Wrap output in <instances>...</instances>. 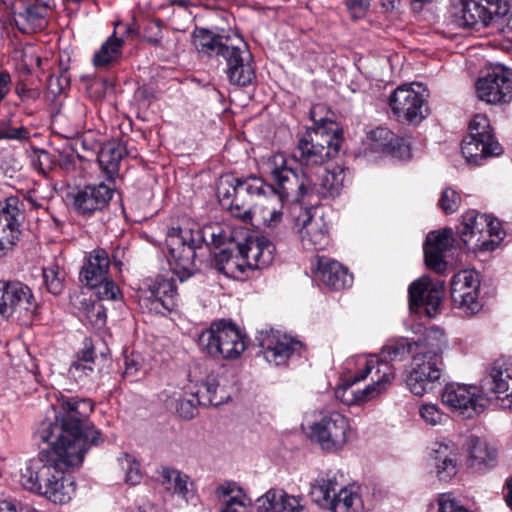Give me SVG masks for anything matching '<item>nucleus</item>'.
<instances>
[{
	"label": "nucleus",
	"mask_w": 512,
	"mask_h": 512,
	"mask_svg": "<svg viewBox=\"0 0 512 512\" xmlns=\"http://www.w3.org/2000/svg\"><path fill=\"white\" fill-rule=\"evenodd\" d=\"M52 408L55 422L44 423L39 431L43 442L62 443L67 447L77 443L84 453L90 445L98 443L99 431L86 423L93 411L90 399L59 392Z\"/></svg>",
	"instance_id": "1"
},
{
	"label": "nucleus",
	"mask_w": 512,
	"mask_h": 512,
	"mask_svg": "<svg viewBox=\"0 0 512 512\" xmlns=\"http://www.w3.org/2000/svg\"><path fill=\"white\" fill-rule=\"evenodd\" d=\"M446 347L443 331L437 327L425 329L417 340L416 353L412 357L411 370L405 378L408 389L417 396L432 389L441 376L442 352Z\"/></svg>",
	"instance_id": "2"
},
{
	"label": "nucleus",
	"mask_w": 512,
	"mask_h": 512,
	"mask_svg": "<svg viewBox=\"0 0 512 512\" xmlns=\"http://www.w3.org/2000/svg\"><path fill=\"white\" fill-rule=\"evenodd\" d=\"M50 476L48 477L47 493L44 497L56 504L68 503L76 491V484L66 473L83 462L85 453L79 446L72 444L50 443Z\"/></svg>",
	"instance_id": "3"
},
{
	"label": "nucleus",
	"mask_w": 512,
	"mask_h": 512,
	"mask_svg": "<svg viewBox=\"0 0 512 512\" xmlns=\"http://www.w3.org/2000/svg\"><path fill=\"white\" fill-rule=\"evenodd\" d=\"M237 254L233 255L226 249L217 255L225 274L236 277L245 268L262 269L270 265L274 259L275 246L264 236H249L245 241H237Z\"/></svg>",
	"instance_id": "4"
},
{
	"label": "nucleus",
	"mask_w": 512,
	"mask_h": 512,
	"mask_svg": "<svg viewBox=\"0 0 512 512\" xmlns=\"http://www.w3.org/2000/svg\"><path fill=\"white\" fill-rule=\"evenodd\" d=\"M340 146L339 129L333 123L330 127H312L299 140L295 157L303 166L302 169L309 171L335 157Z\"/></svg>",
	"instance_id": "5"
},
{
	"label": "nucleus",
	"mask_w": 512,
	"mask_h": 512,
	"mask_svg": "<svg viewBox=\"0 0 512 512\" xmlns=\"http://www.w3.org/2000/svg\"><path fill=\"white\" fill-rule=\"evenodd\" d=\"M461 25L474 28L492 25L512 40V7L506 0H460Z\"/></svg>",
	"instance_id": "6"
},
{
	"label": "nucleus",
	"mask_w": 512,
	"mask_h": 512,
	"mask_svg": "<svg viewBox=\"0 0 512 512\" xmlns=\"http://www.w3.org/2000/svg\"><path fill=\"white\" fill-rule=\"evenodd\" d=\"M197 342L200 350L212 358L236 359L246 349L245 337L237 326L224 320L212 323Z\"/></svg>",
	"instance_id": "7"
},
{
	"label": "nucleus",
	"mask_w": 512,
	"mask_h": 512,
	"mask_svg": "<svg viewBox=\"0 0 512 512\" xmlns=\"http://www.w3.org/2000/svg\"><path fill=\"white\" fill-rule=\"evenodd\" d=\"M38 306L28 285L0 280V322L11 320L27 325L37 314Z\"/></svg>",
	"instance_id": "8"
},
{
	"label": "nucleus",
	"mask_w": 512,
	"mask_h": 512,
	"mask_svg": "<svg viewBox=\"0 0 512 512\" xmlns=\"http://www.w3.org/2000/svg\"><path fill=\"white\" fill-rule=\"evenodd\" d=\"M458 234L463 244L474 251H493L502 240L500 223L476 210L462 215Z\"/></svg>",
	"instance_id": "9"
},
{
	"label": "nucleus",
	"mask_w": 512,
	"mask_h": 512,
	"mask_svg": "<svg viewBox=\"0 0 512 512\" xmlns=\"http://www.w3.org/2000/svg\"><path fill=\"white\" fill-rule=\"evenodd\" d=\"M274 185L271 194L277 193L281 200L299 202L307 198L309 171L295 169L283 154H276L268 162Z\"/></svg>",
	"instance_id": "10"
},
{
	"label": "nucleus",
	"mask_w": 512,
	"mask_h": 512,
	"mask_svg": "<svg viewBox=\"0 0 512 512\" xmlns=\"http://www.w3.org/2000/svg\"><path fill=\"white\" fill-rule=\"evenodd\" d=\"M461 151L469 163L480 165L481 161L502 154V146L496 141L488 118L477 114L469 123V134L463 139Z\"/></svg>",
	"instance_id": "11"
},
{
	"label": "nucleus",
	"mask_w": 512,
	"mask_h": 512,
	"mask_svg": "<svg viewBox=\"0 0 512 512\" xmlns=\"http://www.w3.org/2000/svg\"><path fill=\"white\" fill-rule=\"evenodd\" d=\"M359 370L354 375L352 384L364 380L369 374L374 373L373 383L362 390L354 392L356 402H367L375 399L384 393L395 378V369L393 365L387 363H378L377 356L369 358L361 357L357 361Z\"/></svg>",
	"instance_id": "12"
},
{
	"label": "nucleus",
	"mask_w": 512,
	"mask_h": 512,
	"mask_svg": "<svg viewBox=\"0 0 512 512\" xmlns=\"http://www.w3.org/2000/svg\"><path fill=\"white\" fill-rule=\"evenodd\" d=\"M349 429L348 419L341 413L332 411L312 424L310 437L323 450L337 451L347 443Z\"/></svg>",
	"instance_id": "13"
},
{
	"label": "nucleus",
	"mask_w": 512,
	"mask_h": 512,
	"mask_svg": "<svg viewBox=\"0 0 512 512\" xmlns=\"http://www.w3.org/2000/svg\"><path fill=\"white\" fill-rule=\"evenodd\" d=\"M477 97L488 104H505L512 99V73L497 66L476 82Z\"/></svg>",
	"instance_id": "14"
},
{
	"label": "nucleus",
	"mask_w": 512,
	"mask_h": 512,
	"mask_svg": "<svg viewBox=\"0 0 512 512\" xmlns=\"http://www.w3.org/2000/svg\"><path fill=\"white\" fill-rule=\"evenodd\" d=\"M166 244L172 272L180 282H184L192 275V230L184 236L180 227H172L167 233Z\"/></svg>",
	"instance_id": "15"
},
{
	"label": "nucleus",
	"mask_w": 512,
	"mask_h": 512,
	"mask_svg": "<svg viewBox=\"0 0 512 512\" xmlns=\"http://www.w3.org/2000/svg\"><path fill=\"white\" fill-rule=\"evenodd\" d=\"M442 402L464 417L472 418L483 411L486 400L481 387L450 383L445 386Z\"/></svg>",
	"instance_id": "16"
},
{
	"label": "nucleus",
	"mask_w": 512,
	"mask_h": 512,
	"mask_svg": "<svg viewBox=\"0 0 512 512\" xmlns=\"http://www.w3.org/2000/svg\"><path fill=\"white\" fill-rule=\"evenodd\" d=\"M273 190L272 185L266 184L258 177L239 179L231 215L245 222L251 220L257 200L272 193Z\"/></svg>",
	"instance_id": "17"
},
{
	"label": "nucleus",
	"mask_w": 512,
	"mask_h": 512,
	"mask_svg": "<svg viewBox=\"0 0 512 512\" xmlns=\"http://www.w3.org/2000/svg\"><path fill=\"white\" fill-rule=\"evenodd\" d=\"M23 207V202L17 197L0 202V257L11 251L19 239Z\"/></svg>",
	"instance_id": "18"
},
{
	"label": "nucleus",
	"mask_w": 512,
	"mask_h": 512,
	"mask_svg": "<svg viewBox=\"0 0 512 512\" xmlns=\"http://www.w3.org/2000/svg\"><path fill=\"white\" fill-rule=\"evenodd\" d=\"M299 210L295 217V227L305 249L323 250L330 242L327 224L322 217H315L311 210L304 209L298 204L294 210Z\"/></svg>",
	"instance_id": "19"
},
{
	"label": "nucleus",
	"mask_w": 512,
	"mask_h": 512,
	"mask_svg": "<svg viewBox=\"0 0 512 512\" xmlns=\"http://www.w3.org/2000/svg\"><path fill=\"white\" fill-rule=\"evenodd\" d=\"M409 307L412 311L422 309L429 316H435L444 294L442 282H432L429 277L423 276L412 282L408 289Z\"/></svg>",
	"instance_id": "20"
},
{
	"label": "nucleus",
	"mask_w": 512,
	"mask_h": 512,
	"mask_svg": "<svg viewBox=\"0 0 512 512\" xmlns=\"http://www.w3.org/2000/svg\"><path fill=\"white\" fill-rule=\"evenodd\" d=\"M390 107L400 121L420 123L428 114L426 101L411 87L401 86L390 97Z\"/></svg>",
	"instance_id": "21"
},
{
	"label": "nucleus",
	"mask_w": 512,
	"mask_h": 512,
	"mask_svg": "<svg viewBox=\"0 0 512 512\" xmlns=\"http://www.w3.org/2000/svg\"><path fill=\"white\" fill-rule=\"evenodd\" d=\"M480 282L472 271H460L451 282V299L453 304L468 314H475L481 307L477 301Z\"/></svg>",
	"instance_id": "22"
},
{
	"label": "nucleus",
	"mask_w": 512,
	"mask_h": 512,
	"mask_svg": "<svg viewBox=\"0 0 512 512\" xmlns=\"http://www.w3.org/2000/svg\"><path fill=\"white\" fill-rule=\"evenodd\" d=\"M344 176V169L339 166L332 170H323L322 173L309 172L308 201L317 203L321 199H333L340 195Z\"/></svg>",
	"instance_id": "23"
},
{
	"label": "nucleus",
	"mask_w": 512,
	"mask_h": 512,
	"mask_svg": "<svg viewBox=\"0 0 512 512\" xmlns=\"http://www.w3.org/2000/svg\"><path fill=\"white\" fill-rule=\"evenodd\" d=\"M50 476V448L41 452L37 458L29 460L21 469L20 484L32 493L43 496L47 493Z\"/></svg>",
	"instance_id": "24"
},
{
	"label": "nucleus",
	"mask_w": 512,
	"mask_h": 512,
	"mask_svg": "<svg viewBox=\"0 0 512 512\" xmlns=\"http://www.w3.org/2000/svg\"><path fill=\"white\" fill-rule=\"evenodd\" d=\"M258 340L265 360L275 366L285 364L299 346L298 341L273 330L262 333Z\"/></svg>",
	"instance_id": "25"
},
{
	"label": "nucleus",
	"mask_w": 512,
	"mask_h": 512,
	"mask_svg": "<svg viewBox=\"0 0 512 512\" xmlns=\"http://www.w3.org/2000/svg\"><path fill=\"white\" fill-rule=\"evenodd\" d=\"M113 195V189L105 183L89 184L79 188L73 195V205L78 213L91 215L107 206Z\"/></svg>",
	"instance_id": "26"
},
{
	"label": "nucleus",
	"mask_w": 512,
	"mask_h": 512,
	"mask_svg": "<svg viewBox=\"0 0 512 512\" xmlns=\"http://www.w3.org/2000/svg\"><path fill=\"white\" fill-rule=\"evenodd\" d=\"M480 386L482 394L493 393L499 398L504 395L512 403V363L495 361L481 380Z\"/></svg>",
	"instance_id": "27"
},
{
	"label": "nucleus",
	"mask_w": 512,
	"mask_h": 512,
	"mask_svg": "<svg viewBox=\"0 0 512 512\" xmlns=\"http://www.w3.org/2000/svg\"><path fill=\"white\" fill-rule=\"evenodd\" d=\"M143 285L145 288L142 297L151 303V309L156 312H160V307L168 311L173 309L176 296L173 278L159 275L155 279H147Z\"/></svg>",
	"instance_id": "28"
},
{
	"label": "nucleus",
	"mask_w": 512,
	"mask_h": 512,
	"mask_svg": "<svg viewBox=\"0 0 512 512\" xmlns=\"http://www.w3.org/2000/svg\"><path fill=\"white\" fill-rule=\"evenodd\" d=\"M452 246V230L445 229L442 232H430L424 244V258L426 265L437 273L446 268L444 253Z\"/></svg>",
	"instance_id": "29"
},
{
	"label": "nucleus",
	"mask_w": 512,
	"mask_h": 512,
	"mask_svg": "<svg viewBox=\"0 0 512 512\" xmlns=\"http://www.w3.org/2000/svg\"><path fill=\"white\" fill-rule=\"evenodd\" d=\"M304 498L290 495L283 489H270L257 499L258 512H302Z\"/></svg>",
	"instance_id": "30"
},
{
	"label": "nucleus",
	"mask_w": 512,
	"mask_h": 512,
	"mask_svg": "<svg viewBox=\"0 0 512 512\" xmlns=\"http://www.w3.org/2000/svg\"><path fill=\"white\" fill-rule=\"evenodd\" d=\"M316 276L325 286L334 290L349 287L353 281L347 268L325 256L317 257Z\"/></svg>",
	"instance_id": "31"
},
{
	"label": "nucleus",
	"mask_w": 512,
	"mask_h": 512,
	"mask_svg": "<svg viewBox=\"0 0 512 512\" xmlns=\"http://www.w3.org/2000/svg\"><path fill=\"white\" fill-rule=\"evenodd\" d=\"M250 54L247 50L235 47L225 59L227 75L230 82L237 86H247L255 78V72L249 62Z\"/></svg>",
	"instance_id": "32"
},
{
	"label": "nucleus",
	"mask_w": 512,
	"mask_h": 512,
	"mask_svg": "<svg viewBox=\"0 0 512 512\" xmlns=\"http://www.w3.org/2000/svg\"><path fill=\"white\" fill-rule=\"evenodd\" d=\"M236 46H228L223 37L206 29H194V49L200 59L222 57L224 60Z\"/></svg>",
	"instance_id": "33"
},
{
	"label": "nucleus",
	"mask_w": 512,
	"mask_h": 512,
	"mask_svg": "<svg viewBox=\"0 0 512 512\" xmlns=\"http://www.w3.org/2000/svg\"><path fill=\"white\" fill-rule=\"evenodd\" d=\"M110 260L104 249H95L89 253L80 272V280L88 287H95L108 275Z\"/></svg>",
	"instance_id": "34"
},
{
	"label": "nucleus",
	"mask_w": 512,
	"mask_h": 512,
	"mask_svg": "<svg viewBox=\"0 0 512 512\" xmlns=\"http://www.w3.org/2000/svg\"><path fill=\"white\" fill-rule=\"evenodd\" d=\"M468 466L481 472L495 464L497 452L485 440L470 436L467 440Z\"/></svg>",
	"instance_id": "35"
},
{
	"label": "nucleus",
	"mask_w": 512,
	"mask_h": 512,
	"mask_svg": "<svg viewBox=\"0 0 512 512\" xmlns=\"http://www.w3.org/2000/svg\"><path fill=\"white\" fill-rule=\"evenodd\" d=\"M46 17L45 7L30 4L23 11L15 12L14 21L20 31L30 34L46 27Z\"/></svg>",
	"instance_id": "36"
},
{
	"label": "nucleus",
	"mask_w": 512,
	"mask_h": 512,
	"mask_svg": "<svg viewBox=\"0 0 512 512\" xmlns=\"http://www.w3.org/2000/svg\"><path fill=\"white\" fill-rule=\"evenodd\" d=\"M160 483L164 490L172 496H178L187 501L189 476L179 470L163 466L158 471Z\"/></svg>",
	"instance_id": "37"
},
{
	"label": "nucleus",
	"mask_w": 512,
	"mask_h": 512,
	"mask_svg": "<svg viewBox=\"0 0 512 512\" xmlns=\"http://www.w3.org/2000/svg\"><path fill=\"white\" fill-rule=\"evenodd\" d=\"M417 341L409 338H398L389 340L381 349V358L378 363H387L394 361H402L407 355L416 353Z\"/></svg>",
	"instance_id": "38"
},
{
	"label": "nucleus",
	"mask_w": 512,
	"mask_h": 512,
	"mask_svg": "<svg viewBox=\"0 0 512 512\" xmlns=\"http://www.w3.org/2000/svg\"><path fill=\"white\" fill-rule=\"evenodd\" d=\"M125 154L126 149L121 143L107 142L98 154L99 165L107 174L112 176L118 172L120 162Z\"/></svg>",
	"instance_id": "39"
},
{
	"label": "nucleus",
	"mask_w": 512,
	"mask_h": 512,
	"mask_svg": "<svg viewBox=\"0 0 512 512\" xmlns=\"http://www.w3.org/2000/svg\"><path fill=\"white\" fill-rule=\"evenodd\" d=\"M123 41L113 34L100 47L93 56V64L97 68H106L118 61L121 56Z\"/></svg>",
	"instance_id": "40"
},
{
	"label": "nucleus",
	"mask_w": 512,
	"mask_h": 512,
	"mask_svg": "<svg viewBox=\"0 0 512 512\" xmlns=\"http://www.w3.org/2000/svg\"><path fill=\"white\" fill-rule=\"evenodd\" d=\"M338 483L335 475L318 479L311 487V497L320 506L331 509Z\"/></svg>",
	"instance_id": "41"
},
{
	"label": "nucleus",
	"mask_w": 512,
	"mask_h": 512,
	"mask_svg": "<svg viewBox=\"0 0 512 512\" xmlns=\"http://www.w3.org/2000/svg\"><path fill=\"white\" fill-rule=\"evenodd\" d=\"M93 364L94 351L92 348H87L83 350L77 360L71 364L68 375L76 382L84 383L85 379L94 373Z\"/></svg>",
	"instance_id": "42"
},
{
	"label": "nucleus",
	"mask_w": 512,
	"mask_h": 512,
	"mask_svg": "<svg viewBox=\"0 0 512 512\" xmlns=\"http://www.w3.org/2000/svg\"><path fill=\"white\" fill-rule=\"evenodd\" d=\"M239 178L232 174L221 175L216 184V196L221 206L230 212L233 206V198L236 195V189Z\"/></svg>",
	"instance_id": "43"
},
{
	"label": "nucleus",
	"mask_w": 512,
	"mask_h": 512,
	"mask_svg": "<svg viewBox=\"0 0 512 512\" xmlns=\"http://www.w3.org/2000/svg\"><path fill=\"white\" fill-rule=\"evenodd\" d=\"M361 500L359 496L346 488H340L334 493V501L331 507L333 512H358Z\"/></svg>",
	"instance_id": "44"
},
{
	"label": "nucleus",
	"mask_w": 512,
	"mask_h": 512,
	"mask_svg": "<svg viewBox=\"0 0 512 512\" xmlns=\"http://www.w3.org/2000/svg\"><path fill=\"white\" fill-rule=\"evenodd\" d=\"M42 274L47 290L53 295L61 294L64 289L65 271L57 263H51L43 268Z\"/></svg>",
	"instance_id": "45"
},
{
	"label": "nucleus",
	"mask_w": 512,
	"mask_h": 512,
	"mask_svg": "<svg viewBox=\"0 0 512 512\" xmlns=\"http://www.w3.org/2000/svg\"><path fill=\"white\" fill-rule=\"evenodd\" d=\"M199 234L203 242L208 245L220 247L225 244L228 236L219 223H208L199 230Z\"/></svg>",
	"instance_id": "46"
},
{
	"label": "nucleus",
	"mask_w": 512,
	"mask_h": 512,
	"mask_svg": "<svg viewBox=\"0 0 512 512\" xmlns=\"http://www.w3.org/2000/svg\"><path fill=\"white\" fill-rule=\"evenodd\" d=\"M430 456L435 464L447 458L460 457V450L458 445L450 440L437 441L432 444Z\"/></svg>",
	"instance_id": "47"
},
{
	"label": "nucleus",
	"mask_w": 512,
	"mask_h": 512,
	"mask_svg": "<svg viewBox=\"0 0 512 512\" xmlns=\"http://www.w3.org/2000/svg\"><path fill=\"white\" fill-rule=\"evenodd\" d=\"M122 470L125 473L124 480L127 484L136 485L141 481L142 474L140 464L134 457L126 454L119 459Z\"/></svg>",
	"instance_id": "48"
},
{
	"label": "nucleus",
	"mask_w": 512,
	"mask_h": 512,
	"mask_svg": "<svg viewBox=\"0 0 512 512\" xmlns=\"http://www.w3.org/2000/svg\"><path fill=\"white\" fill-rule=\"evenodd\" d=\"M219 384L214 378H210L206 383L201 384L194 396L198 398V403L201 405H214L217 406L221 403V400L216 399V391Z\"/></svg>",
	"instance_id": "49"
},
{
	"label": "nucleus",
	"mask_w": 512,
	"mask_h": 512,
	"mask_svg": "<svg viewBox=\"0 0 512 512\" xmlns=\"http://www.w3.org/2000/svg\"><path fill=\"white\" fill-rule=\"evenodd\" d=\"M460 457H453L436 462L434 465L435 473L440 481H450L458 472Z\"/></svg>",
	"instance_id": "50"
},
{
	"label": "nucleus",
	"mask_w": 512,
	"mask_h": 512,
	"mask_svg": "<svg viewBox=\"0 0 512 512\" xmlns=\"http://www.w3.org/2000/svg\"><path fill=\"white\" fill-rule=\"evenodd\" d=\"M29 158L33 168L42 174H46L54 166L53 156L43 149H32Z\"/></svg>",
	"instance_id": "51"
},
{
	"label": "nucleus",
	"mask_w": 512,
	"mask_h": 512,
	"mask_svg": "<svg viewBox=\"0 0 512 512\" xmlns=\"http://www.w3.org/2000/svg\"><path fill=\"white\" fill-rule=\"evenodd\" d=\"M461 203V196L453 189L446 188L443 190L439 199V206L446 214L456 212Z\"/></svg>",
	"instance_id": "52"
},
{
	"label": "nucleus",
	"mask_w": 512,
	"mask_h": 512,
	"mask_svg": "<svg viewBox=\"0 0 512 512\" xmlns=\"http://www.w3.org/2000/svg\"><path fill=\"white\" fill-rule=\"evenodd\" d=\"M419 413L421 418L431 426L440 425L447 420V416L434 404H423Z\"/></svg>",
	"instance_id": "53"
},
{
	"label": "nucleus",
	"mask_w": 512,
	"mask_h": 512,
	"mask_svg": "<svg viewBox=\"0 0 512 512\" xmlns=\"http://www.w3.org/2000/svg\"><path fill=\"white\" fill-rule=\"evenodd\" d=\"M93 289H96V294L99 298V300H117L118 295L120 293L119 288L116 286V284L108 280L107 277H105V280L100 281L99 284L95 285V287H92Z\"/></svg>",
	"instance_id": "54"
},
{
	"label": "nucleus",
	"mask_w": 512,
	"mask_h": 512,
	"mask_svg": "<svg viewBox=\"0 0 512 512\" xmlns=\"http://www.w3.org/2000/svg\"><path fill=\"white\" fill-rule=\"evenodd\" d=\"M439 512H470L452 493H444L438 499Z\"/></svg>",
	"instance_id": "55"
},
{
	"label": "nucleus",
	"mask_w": 512,
	"mask_h": 512,
	"mask_svg": "<svg viewBox=\"0 0 512 512\" xmlns=\"http://www.w3.org/2000/svg\"><path fill=\"white\" fill-rule=\"evenodd\" d=\"M370 138L375 142L376 149L394 148V134L386 128L378 127L370 132Z\"/></svg>",
	"instance_id": "56"
},
{
	"label": "nucleus",
	"mask_w": 512,
	"mask_h": 512,
	"mask_svg": "<svg viewBox=\"0 0 512 512\" xmlns=\"http://www.w3.org/2000/svg\"><path fill=\"white\" fill-rule=\"evenodd\" d=\"M30 138V131L24 126H5L0 129V139L27 141Z\"/></svg>",
	"instance_id": "57"
},
{
	"label": "nucleus",
	"mask_w": 512,
	"mask_h": 512,
	"mask_svg": "<svg viewBox=\"0 0 512 512\" xmlns=\"http://www.w3.org/2000/svg\"><path fill=\"white\" fill-rule=\"evenodd\" d=\"M220 512H247L241 491L236 496L225 499Z\"/></svg>",
	"instance_id": "58"
},
{
	"label": "nucleus",
	"mask_w": 512,
	"mask_h": 512,
	"mask_svg": "<svg viewBox=\"0 0 512 512\" xmlns=\"http://www.w3.org/2000/svg\"><path fill=\"white\" fill-rule=\"evenodd\" d=\"M326 112V106L323 104L314 105L310 111V118L314 122V127L325 126L330 127V124L333 123L335 127H337L336 123L331 119L323 116V113Z\"/></svg>",
	"instance_id": "59"
},
{
	"label": "nucleus",
	"mask_w": 512,
	"mask_h": 512,
	"mask_svg": "<svg viewBox=\"0 0 512 512\" xmlns=\"http://www.w3.org/2000/svg\"><path fill=\"white\" fill-rule=\"evenodd\" d=\"M346 6L353 17H361L370 6L369 0H346Z\"/></svg>",
	"instance_id": "60"
},
{
	"label": "nucleus",
	"mask_w": 512,
	"mask_h": 512,
	"mask_svg": "<svg viewBox=\"0 0 512 512\" xmlns=\"http://www.w3.org/2000/svg\"><path fill=\"white\" fill-rule=\"evenodd\" d=\"M262 218L268 227H275L282 219V212L276 208H264L262 210Z\"/></svg>",
	"instance_id": "61"
},
{
	"label": "nucleus",
	"mask_w": 512,
	"mask_h": 512,
	"mask_svg": "<svg viewBox=\"0 0 512 512\" xmlns=\"http://www.w3.org/2000/svg\"><path fill=\"white\" fill-rule=\"evenodd\" d=\"M11 75L7 71H0V103L11 89Z\"/></svg>",
	"instance_id": "62"
},
{
	"label": "nucleus",
	"mask_w": 512,
	"mask_h": 512,
	"mask_svg": "<svg viewBox=\"0 0 512 512\" xmlns=\"http://www.w3.org/2000/svg\"><path fill=\"white\" fill-rule=\"evenodd\" d=\"M238 491H241L234 483H224L217 488V494L220 498L229 499L231 496H236Z\"/></svg>",
	"instance_id": "63"
},
{
	"label": "nucleus",
	"mask_w": 512,
	"mask_h": 512,
	"mask_svg": "<svg viewBox=\"0 0 512 512\" xmlns=\"http://www.w3.org/2000/svg\"><path fill=\"white\" fill-rule=\"evenodd\" d=\"M140 363L133 357H125L124 377H134L139 371Z\"/></svg>",
	"instance_id": "64"
}]
</instances>
